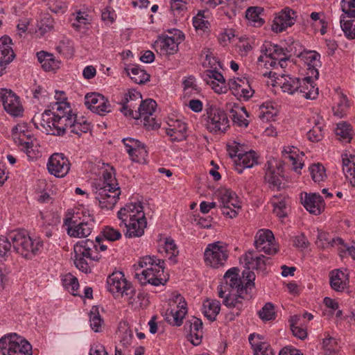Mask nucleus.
Returning <instances> with one entry per match:
<instances>
[{
	"label": "nucleus",
	"mask_w": 355,
	"mask_h": 355,
	"mask_svg": "<svg viewBox=\"0 0 355 355\" xmlns=\"http://www.w3.org/2000/svg\"><path fill=\"white\" fill-rule=\"evenodd\" d=\"M72 113L70 104L67 101L55 102L51 105V109L45 110L41 117L35 116L32 121L37 128H40L35 123L40 120V125L47 135L62 136L65 134L68 125L72 123L75 116Z\"/></svg>",
	"instance_id": "nucleus-1"
},
{
	"label": "nucleus",
	"mask_w": 355,
	"mask_h": 355,
	"mask_svg": "<svg viewBox=\"0 0 355 355\" xmlns=\"http://www.w3.org/2000/svg\"><path fill=\"white\" fill-rule=\"evenodd\" d=\"M12 244L16 252L26 259H31L43 248V241L40 238L33 239L25 231L15 230L7 237L0 236V259L8 257Z\"/></svg>",
	"instance_id": "nucleus-2"
},
{
	"label": "nucleus",
	"mask_w": 355,
	"mask_h": 355,
	"mask_svg": "<svg viewBox=\"0 0 355 355\" xmlns=\"http://www.w3.org/2000/svg\"><path fill=\"white\" fill-rule=\"evenodd\" d=\"M103 178L102 182L95 187V199L101 209H112L121 195L120 187L114 171H103Z\"/></svg>",
	"instance_id": "nucleus-3"
},
{
	"label": "nucleus",
	"mask_w": 355,
	"mask_h": 355,
	"mask_svg": "<svg viewBox=\"0 0 355 355\" xmlns=\"http://www.w3.org/2000/svg\"><path fill=\"white\" fill-rule=\"evenodd\" d=\"M243 277H246L245 287L236 291H229L224 294L223 304L229 309H235L234 314L239 316L248 300L251 298V292L254 287L255 274L252 271L243 270Z\"/></svg>",
	"instance_id": "nucleus-4"
},
{
	"label": "nucleus",
	"mask_w": 355,
	"mask_h": 355,
	"mask_svg": "<svg viewBox=\"0 0 355 355\" xmlns=\"http://www.w3.org/2000/svg\"><path fill=\"white\" fill-rule=\"evenodd\" d=\"M138 266L144 268L141 272L136 273V277L141 284H150L153 286L164 284L166 280L162 277L164 274V261L155 257L146 256L141 258Z\"/></svg>",
	"instance_id": "nucleus-5"
},
{
	"label": "nucleus",
	"mask_w": 355,
	"mask_h": 355,
	"mask_svg": "<svg viewBox=\"0 0 355 355\" xmlns=\"http://www.w3.org/2000/svg\"><path fill=\"white\" fill-rule=\"evenodd\" d=\"M97 250V245L91 239L78 241L73 247L76 267L85 273L91 272L90 263L101 258Z\"/></svg>",
	"instance_id": "nucleus-6"
},
{
	"label": "nucleus",
	"mask_w": 355,
	"mask_h": 355,
	"mask_svg": "<svg viewBox=\"0 0 355 355\" xmlns=\"http://www.w3.org/2000/svg\"><path fill=\"white\" fill-rule=\"evenodd\" d=\"M78 213L64 219V225L68 235L74 238H85L90 235L94 227V219L92 216L83 214V218Z\"/></svg>",
	"instance_id": "nucleus-7"
},
{
	"label": "nucleus",
	"mask_w": 355,
	"mask_h": 355,
	"mask_svg": "<svg viewBox=\"0 0 355 355\" xmlns=\"http://www.w3.org/2000/svg\"><path fill=\"white\" fill-rule=\"evenodd\" d=\"M203 115L206 128L212 133L225 132L230 128V121L226 112L216 106L210 105Z\"/></svg>",
	"instance_id": "nucleus-8"
},
{
	"label": "nucleus",
	"mask_w": 355,
	"mask_h": 355,
	"mask_svg": "<svg viewBox=\"0 0 355 355\" xmlns=\"http://www.w3.org/2000/svg\"><path fill=\"white\" fill-rule=\"evenodd\" d=\"M3 355H33L31 345L17 334H11L0 339Z\"/></svg>",
	"instance_id": "nucleus-9"
},
{
	"label": "nucleus",
	"mask_w": 355,
	"mask_h": 355,
	"mask_svg": "<svg viewBox=\"0 0 355 355\" xmlns=\"http://www.w3.org/2000/svg\"><path fill=\"white\" fill-rule=\"evenodd\" d=\"M108 291L116 297H125L127 300L133 299L135 289L132 284L128 282L122 272L116 271L108 276L107 279Z\"/></svg>",
	"instance_id": "nucleus-10"
},
{
	"label": "nucleus",
	"mask_w": 355,
	"mask_h": 355,
	"mask_svg": "<svg viewBox=\"0 0 355 355\" xmlns=\"http://www.w3.org/2000/svg\"><path fill=\"white\" fill-rule=\"evenodd\" d=\"M204 257L206 264L211 267L218 268L224 266L228 258L227 245L221 241L208 244Z\"/></svg>",
	"instance_id": "nucleus-11"
},
{
	"label": "nucleus",
	"mask_w": 355,
	"mask_h": 355,
	"mask_svg": "<svg viewBox=\"0 0 355 355\" xmlns=\"http://www.w3.org/2000/svg\"><path fill=\"white\" fill-rule=\"evenodd\" d=\"M0 101L5 111L10 116L14 117L23 116L24 107L19 97L11 89H0Z\"/></svg>",
	"instance_id": "nucleus-12"
},
{
	"label": "nucleus",
	"mask_w": 355,
	"mask_h": 355,
	"mask_svg": "<svg viewBox=\"0 0 355 355\" xmlns=\"http://www.w3.org/2000/svg\"><path fill=\"white\" fill-rule=\"evenodd\" d=\"M239 270L237 268H232L229 269L223 277L225 282L221 285L218 286V296L223 297L224 294L229 291H236L238 288L245 287V282H247L246 277H243V279L239 277Z\"/></svg>",
	"instance_id": "nucleus-13"
},
{
	"label": "nucleus",
	"mask_w": 355,
	"mask_h": 355,
	"mask_svg": "<svg viewBox=\"0 0 355 355\" xmlns=\"http://www.w3.org/2000/svg\"><path fill=\"white\" fill-rule=\"evenodd\" d=\"M275 236L269 230H259L254 236V247L259 252L273 255L278 252V248L274 243Z\"/></svg>",
	"instance_id": "nucleus-14"
},
{
	"label": "nucleus",
	"mask_w": 355,
	"mask_h": 355,
	"mask_svg": "<svg viewBox=\"0 0 355 355\" xmlns=\"http://www.w3.org/2000/svg\"><path fill=\"white\" fill-rule=\"evenodd\" d=\"M70 162L62 153H53L47 162L50 174L57 178H64L70 170Z\"/></svg>",
	"instance_id": "nucleus-15"
},
{
	"label": "nucleus",
	"mask_w": 355,
	"mask_h": 355,
	"mask_svg": "<svg viewBox=\"0 0 355 355\" xmlns=\"http://www.w3.org/2000/svg\"><path fill=\"white\" fill-rule=\"evenodd\" d=\"M85 104L93 112L104 116L112 111V106L107 98L98 93L85 95Z\"/></svg>",
	"instance_id": "nucleus-16"
},
{
	"label": "nucleus",
	"mask_w": 355,
	"mask_h": 355,
	"mask_svg": "<svg viewBox=\"0 0 355 355\" xmlns=\"http://www.w3.org/2000/svg\"><path fill=\"white\" fill-rule=\"evenodd\" d=\"M122 142L132 161L141 164L146 162L148 151L144 144L131 137L123 139Z\"/></svg>",
	"instance_id": "nucleus-17"
},
{
	"label": "nucleus",
	"mask_w": 355,
	"mask_h": 355,
	"mask_svg": "<svg viewBox=\"0 0 355 355\" xmlns=\"http://www.w3.org/2000/svg\"><path fill=\"white\" fill-rule=\"evenodd\" d=\"M184 40V35L178 31L177 38L173 37H159L155 42L154 48L157 53L162 55H173L178 51V45Z\"/></svg>",
	"instance_id": "nucleus-18"
},
{
	"label": "nucleus",
	"mask_w": 355,
	"mask_h": 355,
	"mask_svg": "<svg viewBox=\"0 0 355 355\" xmlns=\"http://www.w3.org/2000/svg\"><path fill=\"white\" fill-rule=\"evenodd\" d=\"M141 94L136 90H130L128 93L124 94L120 104L121 107L119 110L123 114L127 117L137 119V111L135 110L137 105L141 103Z\"/></svg>",
	"instance_id": "nucleus-19"
},
{
	"label": "nucleus",
	"mask_w": 355,
	"mask_h": 355,
	"mask_svg": "<svg viewBox=\"0 0 355 355\" xmlns=\"http://www.w3.org/2000/svg\"><path fill=\"white\" fill-rule=\"evenodd\" d=\"M295 18L296 12L289 8H285L273 19L271 29L277 33L283 32L295 24Z\"/></svg>",
	"instance_id": "nucleus-20"
},
{
	"label": "nucleus",
	"mask_w": 355,
	"mask_h": 355,
	"mask_svg": "<svg viewBox=\"0 0 355 355\" xmlns=\"http://www.w3.org/2000/svg\"><path fill=\"white\" fill-rule=\"evenodd\" d=\"M11 45L12 40L9 36L4 35L0 38V76L6 73L7 66L15 58Z\"/></svg>",
	"instance_id": "nucleus-21"
},
{
	"label": "nucleus",
	"mask_w": 355,
	"mask_h": 355,
	"mask_svg": "<svg viewBox=\"0 0 355 355\" xmlns=\"http://www.w3.org/2000/svg\"><path fill=\"white\" fill-rule=\"evenodd\" d=\"M117 217L121 223L137 218H144V207L141 202L126 204L117 213Z\"/></svg>",
	"instance_id": "nucleus-22"
},
{
	"label": "nucleus",
	"mask_w": 355,
	"mask_h": 355,
	"mask_svg": "<svg viewBox=\"0 0 355 355\" xmlns=\"http://www.w3.org/2000/svg\"><path fill=\"white\" fill-rule=\"evenodd\" d=\"M147 225L146 218H137L121 223L119 225L123 228L125 236L128 238L139 237L144 234V229Z\"/></svg>",
	"instance_id": "nucleus-23"
},
{
	"label": "nucleus",
	"mask_w": 355,
	"mask_h": 355,
	"mask_svg": "<svg viewBox=\"0 0 355 355\" xmlns=\"http://www.w3.org/2000/svg\"><path fill=\"white\" fill-rule=\"evenodd\" d=\"M204 80L210 85L215 92L224 94L227 91L225 79L218 69H208L205 71Z\"/></svg>",
	"instance_id": "nucleus-24"
},
{
	"label": "nucleus",
	"mask_w": 355,
	"mask_h": 355,
	"mask_svg": "<svg viewBox=\"0 0 355 355\" xmlns=\"http://www.w3.org/2000/svg\"><path fill=\"white\" fill-rule=\"evenodd\" d=\"M176 300L179 301L177 309H171L169 313H166V320L170 324L180 327L182 325L183 319L187 313V304L180 295L176 297Z\"/></svg>",
	"instance_id": "nucleus-25"
},
{
	"label": "nucleus",
	"mask_w": 355,
	"mask_h": 355,
	"mask_svg": "<svg viewBox=\"0 0 355 355\" xmlns=\"http://www.w3.org/2000/svg\"><path fill=\"white\" fill-rule=\"evenodd\" d=\"M248 340L254 355H275L270 345L263 336L259 334H251Z\"/></svg>",
	"instance_id": "nucleus-26"
},
{
	"label": "nucleus",
	"mask_w": 355,
	"mask_h": 355,
	"mask_svg": "<svg viewBox=\"0 0 355 355\" xmlns=\"http://www.w3.org/2000/svg\"><path fill=\"white\" fill-rule=\"evenodd\" d=\"M302 203L310 214L314 215L320 214L324 209V201L322 197L315 193H306L304 198H302Z\"/></svg>",
	"instance_id": "nucleus-27"
},
{
	"label": "nucleus",
	"mask_w": 355,
	"mask_h": 355,
	"mask_svg": "<svg viewBox=\"0 0 355 355\" xmlns=\"http://www.w3.org/2000/svg\"><path fill=\"white\" fill-rule=\"evenodd\" d=\"M228 87L232 94L239 101H248L254 93L250 85L248 83L242 82L241 80H230Z\"/></svg>",
	"instance_id": "nucleus-28"
},
{
	"label": "nucleus",
	"mask_w": 355,
	"mask_h": 355,
	"mask_svg": "<svg viewBox=\"0 0 355 355\" xmlns=\"http://www.w3.org/2000/svg\"><path fill=\"white\" fill-rule=\"evenodd\" d=\"M184 329L189 332V340L193 345H198L202 338V322L200 318L193 317L184 324Z\"/></svg>",
	"instance_id": "nucleus-29"
},
{
	"label": "nucleus",
	"mask_w": 355,
	"mask_h": 355,
	"mask_svg": "<svg viewBox=\"0 0 355 355\" xmlns=\"http://www.w3.org/2000/svg\"><path fill=\"white\" fill-rule=\"evenodd\" d=\"M187 124L182 121H171L166 128V134L171 141L180 142L187 139Z\"/></svg>",
	"instance_id": "nucleus-30"
},
{
	"label": "nucleus",
	"mask_w": 355,
	"mask_h": 355,
	"mask_svg": "<svg viewBox=\"0 0 355 355\" xmlns=\"http://www.w3.org/2000/svg\"><path fill=\"white\" fill-rule=\"evenodd\" d=\"M235 170L238 173H242L245 168H252L258 164L257 157L254 150L239 153L238 158L234 159Z\"/></svg>",
	"instance_id": "nucleus-31"
},
{
	"label": "nucleus",
	"mask_w": 355,
	"mask_h": 355,
	"mask_svg": "<svg viewBox=\"0 0 355 355\" xmlns=\"http://www.w3.org/2000/svg\"><path fill=\"white\" fill-rule=\"evenodd\" d=\"M229 105L231 107L230 113L234 125L246 128L249 125V121L246 118L250 116L246 108L243 106H239L236 103L233 105L230 104Z\"/></svg>",
	"instance_id": "nucleus-32"
},
{
	"label": "nucleus",
	"mask_w": 355,
	"mask_h": 355,
	"mask_svg": "<svg viewBox=\"0 0 355 355\" xmlns=\"http://www.w3.org/2000/svg\"><path fill=\"white\" fill-rule=\"evenodd\" d=\"M269 258L263 255L255 256L253 251H248L243 256V262L245 265L244 270L251 271L250 270H266V261Z\"/></svg>",
	"instance_id": "nucleus-33"
},
{
	"label": "nucleus",
	"mask_w": 355,
	"mask_h": 355,
	"mask_svg": "<svg viewBox=\"0 0 355 355\" xmlns=\"http://www.w3.org/2000/svg\"><path fill=\"white\" fill-rule=\"evenodd\" d=\"M282 167L280 166H272L271 164L268 163L265 174V181L268 184L269 188L272 190H279L281 189L282 180L280 173Z\"/></svg>",
	"instance_id": "nucleus-34"
},
{
	"label": "nucleus",
	"mask_w": 355,
	"mask_h": 355,
	"mask_svg": "<svg viewBox=\"0 0 355 355\" xmlns=\"http://www.w3.org/2000/svg\"><path fill=\"white\" fill-rule=\"evenodd\" d=\"M329 283L333 290L341 292L348 284L347 275L339 269L331 270L329 273Z\"/></svg>",
	"instance_id": "nucleus-35"
},
{
	"label": "nucleus",
	"mask_w": 355,
	"mask_h": 355,
	"mask_svg": "<svg viewBox=\"0 0 355 355\" xmlns=\"http://www.w3.org/2000/svg\"><path fill=\"white\" fill-rule=\"evenodd\" d=\"M270 202L273 207L274 213L279 218H285L287 216V209L290 203V198L282 194L274 195Z\"/></svg>",
	"instance_id": "nucleus-36"
},
{
	"label": "nucleus",
	"mask_w": 355,
	"mask_h": 355,
	"mask_svg": "<svg viewBox=\"0 0 355 355\" xmlns=\"http://www.w3.org/2000/svg\"><path fill=\"white\" fill-rule=\"evenodd\" d=\"M218 196L220 207L221 208L232 206V207L237 208V209H241V207L240 201L239 200L236 193L231 189H223L220 190L218 192Z\"/></svg>",
	"instance_id": "nucleus-37"
},
{
	"label": "nucleus",
	"mask_w": 355,
	"mask_h": 355,
	"mask_svg": "<svg viewBox=\"0 0 355 355\" xmlns=\"http://www.w3.org/2000/svg\"><path fill=\"white\" fill-rule=\"evenodd\" d=\"M298 92L306 99H315L318 95V88L315 87L312 78L307 76L301 79Z\"/></svg>",
	"instance_id": "nucleus-38"
},
{
	"label": "nucleus",
	"mask_w": 355,
	"mask_h": 355,
	"mask_svg": "<svg viewBox=\"0 0 355 355\" xmlns=\"http://www.w3.org/2000/svg\"><path fill=\"white\" fill-rule=\"evenodd\" d=\"M37 57L42 69L46 71H54L60 67V62L51 53L41 51L37 53Z\"/></svg>",
	"instance_id": "nucleus-39"
},
{
	"label": "nucleus",
	"mask_w": 355,
	"mask_h": 355,
	"mask_svg": "<svg viewBox=\"0 0 355 355\" xmlns=\"http://www.w3.org/2000/svg\"><path fill=\"white\" fill-rule=\"evenodd\" d=\"M316 245L319 248L325 249L336 245H344V241L340 238H333L326 232L318 231Z\"/></svg>",
	"instance_id": "nucleus-40"
},
{
	"label": "nucleus",
	"mask_w": 355,
	"mask_h": 355,
	"mask_svg": "<svg viewBox=\"0 0 355 355\" xmlns=\"http://www.w3.org/2000/svg\"><path fill=\"white\" fill-rule=\"evenodd\" d=\"M220 310V303L216 300L207 299L203 302L202 313L210 321L216 320L217 315Z\"/></svg>",
	"instance_id": "nucleus-41"
},
{
	"label": "nucleus",
	"mask_w": 355,
	"mask_h": 355,
	"mask_svg": "<svg viewBox=\"0 0 355 355\" xmlns=\"http://www.w3.org/2000/svg\"><path fill=\"white\" fill-rule=\"evenodd\" d=\"M261 49V53L270 60H277L286 53L284 49L270 42H265Z\"/></svg>",
	"instance_id": "nucleus-42"
},
{
	"label": "nucleus",
	"mask_w": 355,
	"mask_h": 355,
	"mask_svg": "<svg viewBox=\"0 0 355 355\" xmlns=\"http://www.w3.org/2000/svg\"><path fill=\"white\" fill-rule=\"evenodd\" d=\"M72 123L68 125V128H71V132L81 135L83 133H87L91 130V124L84 117H78L76 114L73 116Z\"/></svg>",
	"instance_id": "nucleus-43"
},
{
	"label": "nucleus",
	"mask_w": 355,
	"mask_h": 355,
	"mask_svg": "<svg viewBox=\"0 0 355 355\" xmlns=\"http://www.w3.org/2000/svg\"><path fill=\"white\" fill-rule=\"evenodd\" d=\"M340 24L345 36L349 40L355 39V15H340Z\"/></svg>",
	"instance_id": "nucleus-44"
},
{
	"label": "nucleus",
	"mask_w": 355,
	"mask_h": 355,
	"mask_svg": "<svg viewBox=\"0 0 355 355\" xmlns=\"http://www.w3.org/2000/svg\"><path fill=\"white\" fill-rule=\"evenodd\" d=\"M130 78L137 84H144L150 80V75L139 66H132L125 69Z\"/></svg>",
	"instance_id": "nucleus-45"
},
{
	"label": "nucleus",
	"mask_w": 355,
	"mask_h": 355,
	"mask_svg": "<svg viewBox=\"0 0 355 355\" xmlns=\"http://www.w3.org/2000/svg\"><path fill=\"white\" fill-rule=\"evenodd\" d=\"M263 12V8L257 6L250 7L246 10L245 17L252 23L254 26H261L264 24V19L261 18V15Z\"/></svg>",
	"instance_id": "nucleus-46"
},
{
	"label": "nucleus",
	"mask_w": 355,
	"mask_h": 355,
	"mask_svg": "<svg viewBox=\"0 0 355 355\" xmlns=\"http://www.w3.org/2000/svg\"><path fill=\"white\" fill-rule=\"evenodd\" d=\"M157 106L155 101L148 98L145 101L141 100V103L137 111V119L148 114L153 115Z\"/></svg>",
	"instance_id": "nucleus-47"
},
{
	"label": "nucleus",
	"mask_w": 355,
	"mask_h": 355,
	"mask_svg": "<svg viewBox=\"0 0 355 355\" xmlns=\"http://www.w3.org/2000/svg\"><path fill=\"white\" fill-rule=\"evenodd\" d=\"M301 79L292 77L291 76H285L284 82L282 83V89L283 92L293 94L298 92L299 86H300Z\"/></svg>",
	"instance_id": "nucleus-48"
},
{
	"label": "nucleus",
	"mask_w": 355,
	"mask_h": 355,
	"mask_svg": "<svg viewBox=\"0 0 355 355\" xmlns=\"http://www.w3.org/2000/svg\"><path fill=\"white\" fill-rule=\"evenodd\" d=\"M299 57L304 61L309 68H315L320 63V55L315 51H304Z\"/></svg>",
	"instance_id": "nucleus-49"
},
{
	"label": "nucleus",
	"mask_w": 355,
	"mask_h": 355,
	"mask_svg": "<svg viewBox=\"0 0 355 355\" xmlns=\"http://www.w3.org/2000/svg\"><path fill=\"white\" fill-rule=\"evenodd\" d=\"M336 135L342 142L349 143L352 139V128L347 123H340L337 125Z\"/></svg>",
	"instance_id": "nucleus-50"
},
{
	"label": "nucleus",
	"mask_w": 355,
	"mask_h": 355,
	"mask_svg": "<svg viewBox=\"0 0 355 355\" xmlns=\"http://www.w3.org/2000/svg\"><path fill=\"white\" fill-rule=\"evenodd\" d=\"M300 320V315H293L291 319V329L295 337L304 339L306 337L307 333L304 328L300 327L302 324Z\"/></svg>",
	"instance_id": "nucleus-51"
},
{
	"label": "nucleus",
	"mask_w": 355,
	"mask_h": 355,
	"mask_svg": "<svg viewBox=\"0 0 355 355\" xmlns=\"http://www.w3.org/2000/svg\"><path fill=\"white\" fill-rule=\"evenodd\" d=\"M38 32L41 35L51 31L54 27V20L49 14H45L37 24Z\"/></svg>",
	"instance_id": "nucleus-52"
},
{
	"label": "nucleus",
	"mask_w": 355,
	"mask_h": 355,
	"mask_svg": "<svg viewBox=\"0 0 355 355\" xmlns=\"http://www.w3.org/2000/svg\"><path fill=\"white\" fill-rule=\"evenodd\" d=\"M311 178L315 182L320 183L325 180L327 175L325 173V168L321 164H312L309 167Z\"/></svg>",
	"instance_id": "nucleus-53"
},
{
	"label": "nucleus",
	"mask_w": 355,
	"mask_h": 355,
	"mask_svg": "<svg viewBox=\"0 0 355 355\" xmlns=\"http://www.w3.org/2000/svg\"><path fill=\"white\" fill-rule=\"evenodd\" d=\"M164 249L166 254L169 255V260L173 263L177 262L176 257L179 254L177 245L171 238H166L164 242Z\"/></svg>",
	"instance_id": "nucleus-54"
},
{
	"label": "nucleus",
	"mask_w": 355,
	"mask_h": 355,
	"mask_svg": "<svg viewBox=\"0 0 355 355\" xmlns=\"http://www.w3.org/2000/svg\"><path fill=\"white\" fill-rule=\"evenodd\" d=\"M282 154L285 159H288L289 160L292 161L294 171L297 173H300V170L302 168L304 164L302 163H300L299 166H295L297 159L295 156L297 155V148L294 146L284 147V150H282Z\"/></svg>",
	"instance_id": "nucleus-55"
},
{
	"label": "nucleus",
	"mask_w": 355,
	"mask_h": 355,
	"mask_svg": "<svg viewBox=\"0 0 355 355\" xmlns=\"http://www.w3.org/2000/svg\"><path fill=\"white\" fill-rule=\"evenodd\" d=\"M89 321L91 328L96 332L100 331L103 320L101 318L98 308L96 306H93L89 312Z\"/></svg>",
	"instance_id": "nucleus-56"
},
{
	"label": "nucleus",
	"mask_w": 355,
	"mask_h": 355,
	"mask_svg": "<svg viewBox=\"0 0 355 355\" xmlns=\"http://www.w3.org/2000/svg\"><path fill=\"white\" fill-rule=\"evenodd\" d=\"M119 332L121 343L123 346L130 345L133 337L131 329L124 323L123 326L121 324L120 325Z\"/></svg>",
	"instance_id": "nucleus-57"
},
{
	"label": "nucleus",
	"mask_w": 355,
	"mask_h": 355,
	"mask_svg": "<svg viewBox=\"0 0 355 355\" xmlns=\"http://www.w3.org/2000/svg\"><path fill=\"white\" fill-rule=\"evenodd\" d=\"M260 318L263 321L275 319V306L273 304L268 302L259 311Z\"/></svg>",
	"instance_id": "nucleus-58"
},
{
	"label": "nucleus",
	"mask_w": 355,
	"mask_h": 355,
	"mask_svg": "<svg viewBox=\"0 0 355 355\" xmlns=\"http://www.w3.org/2000/svg\"><path fill=\"white\" fill-rule=\"evenodd\" d=\"M205 11L199 10L198 14L193 18V25L196 30L205 31L208 28L209 23L205 19Z\"/></svg>",
	"instance_id": "nucleus-59"
},
{
	"label": "nucleus",
	"mask_w": 355,
	"mask_h": 355,
	"mask_svg": "<svg viewBox=\"0 0 355 355\" xmlns=\"http://www.w3.org/2000/svg\"><path fill=\"white\" fill-rule=\"evenodd\" d=\"M323 128L320 123H317L315 125L307 132V138L312 142H318L323 138Z\"/></svg>",
	"instance_id": "nucleus-60"
},
{
	"label": "nucleus",
	"mask_w": 355,
	"mask_h": 355,
	"mask_svg": "<svg viewBox=\"0 0 355 355\" xmlns=\"http://www.w3.org/2000/svg\"><path fill=\"white\" fill-rule=\"evenodd\" d=\"M203 53L205 54V60L211 69H223V64L220 60L214 56L209 49H206Z\"/></svg>",
	"instance_id": "nucleus-61"
},
{
	"label": "nucleus",
	"mask_w": 355,
	"mask_h": 355,
	"mask_svg": "<svg viewBox=\"0 0 355 355\" xmlns=\"http://www.w3.org/2000/svg\"><path fill=\"white\" fill-rule=\"evenodd\" d=\"M324 351H340V347L336 338L329 335L322 340Z\"/></svg>",
	"instance_id": "nucleus-62"
},
{
	"label": "nucleus",
	"mask_w": 355,
	"mask_h": 355,
	"mask_svg": "<svg viewBox=\"0 0 355 355\" xmlns=\"http://www.w3.org/2000/svg\"><path fill=\"white\" fill-rule=\"evenodd\" d=\"M103 234L105 239L110 241H115L121 238V232L110 226H107L103 229Z\"/></svg>",
	"instance_id": "nucleus-63"
},
{
	"label": "nucleus",
	"mask_w": 355,
	"mask_h": 355,
	"mask_svg": "<svg viewBox=\"0 0 355 355\" xmlns=\"http://www.w3.org/2000/svg\"><path fill=\"white\" fill-rule=\"evenodd\" d=\"M341 9L343 12L341 15H355V0H342Z\"/></svg>",
	"instance_id": "nucleus-64"
}]
</instances>
